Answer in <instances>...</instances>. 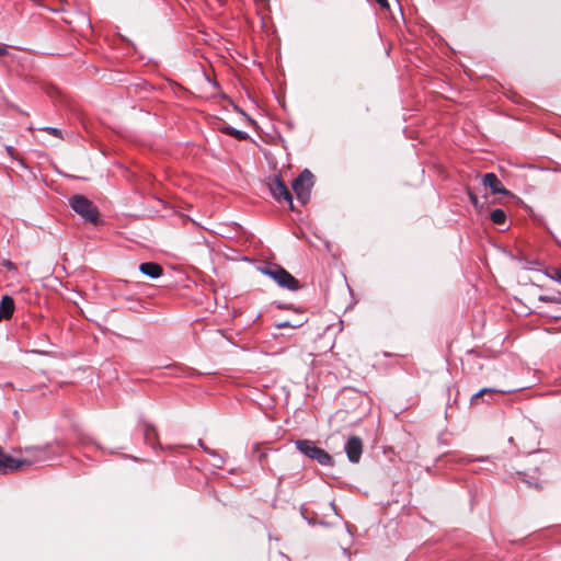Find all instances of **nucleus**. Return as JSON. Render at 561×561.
<instances>
[{
	"label": "nucleus",
	"mask_w": 561,
	"mask_h": 561,
	"mask_svg": "<svg viewBox=\"0 0 561 561\" xmlns=\"http://www.w3.org/2000/svg\"><path fill=\"white\" fill-rule=\"evenodd\" d=\"M492 392H497V391L493 388H483L472 396L471 402L473 403L478 398H480L486 393H492Z\"/></svg>",
	"instance_id": "obj_19"
},
{
	"label": "nucleus",
	"mask_w": 561,
	"mask_h": 561,
	"mask_svg": "<svg viewBox=\"0 0 561 561\" xmlns=\"http://www.w3.org/2000/svg\"><path fill=\"white\" fill-rule=\"evenodd\" d=\"M39 130L46 131V133H48L55 137H58V138H62V133L57 127L45 126V127H41Z\"/></svg>",
	"instance_id": "obj_17"
},
{
	"label": "nucleus",
	"mask_w": 561,
	"mask_h": 561,
	"mask_svg": "<svg viewBox=\"0 0 561 561\" xmlns=\"http://www.w3.org/2000/svg\"><path fill=\"white\" fill-rule=\"evenodd\" d=\"M314 184V178L311 171L305 169L291 184L293 191L295 192L297 199L306 205L310 199L311 188Z\"/></svg>",
	"instance_id": "obj_4"
},
{
	"label": "nucleus",
	"mask_w": 561,
	"mask_h": 561,
	"mask_svg": "<svg viewBox=\"0 0 561 561\" xmlns=\"http://www.w3.org/2000/svg\"><path fill=\"white\" fill-rule=\"evenodd\" d=\"M15 305L11 296L4 295L0 300V322L2 320H9L14 312Z\"/></svg>",
	"instance_id": "obj_10"
},
{
	"label": "nucleus",
	"mask_w": 561,
	"mask_h": 561,
	"mask_svg": "<svg viewBox=\"0 0 561 561\" xmlns=\"http://www.w3.org/2000/svg\"><path fill=\"white\" fill-rule=\"evenodd\" d=\"M344 450L351 462L357 463L363 454V443L358 436H351L344 445Z\"/></svg>",
	"instance_id": "obj_7"
},
{
	"label": "nucleus",
	"mask_w": 561,
	"mask_h": 561,
	"mask_svg": "<svg viewBox=\"0 0 561 561\" xmlns=\"http://www.w3.org/2000/svg\"><path fill=\"white\" fill-rule=\"evenodd\" d=\"M8 54V48L5 45H0V57Z\"/></svg>",
	"instance_id": "obj_23"
},
{
	"label": "nucleus",
	"mask_w": 561,
	"mask_h": 561,
	"mask_svg": "<svg viewBox=\"0 0 561 561\" xmlns=\"http://www.w3.org/2000/svg\"><path fill=\"white\" fill-rule=\"evenodd\" d=\"M257 270L263 275L272 278L282 288L290 291H297L300 289L299 280L279 264L265 263L264 265L259 266Z\"/></svg>",
	"instance_id": "obj_1"
},
{
	"label": "nucleus",
	"mask_w": 561,
	"mask_h": 561,
	"mask_svg": "<svg viewBox=\"0 0 561 561\" xmlns=\"http://www.w3.org/2000/svg\"><path fill=\"white\" fill-rule=\"evenodd\" d=\"M71 209L80 215L85 221L98 225L100 221V213L98 207L88 197L76 194L69 198Z\"/></svg>",
	"instance_id": "obj_2"
},
{
	"label": "nucleus",
	"mask_w": 561,
	"mask_h": 561,
	"mask_svg": "<svg viewBox=\"0 0 561 561\" xmlns=\"http://www.w3.org/2000/svg\"><path fill=\"white\" fill-rule=\"evenodd\" d=\"M270 191L276 201L288 203L290 209L294 210L293 195L279 176H276L272 181V183L270 184Z\"/></svg>",
	"instance_id": "obj_5"
},
{
	"label": "nucleus",
	"mask_w": 561,
	"mask_h": 561,
	"mask_svg": "<svg viewBox=\"0 0 561 561\" xmlns=\"http://www.w3.org/2000/svg\"><path fill=\"white\" fill-rule=\"evenodd\" d=\"M221 131L226 135H229V136H232L234 137L236 139L238 140H247L249 138V135L248 133L243 131V130H240V129H237L232 126H224L221 128Z\"/></svg>",
	"instance_id": "obj_12"
},
{
	"label": "nucleus",
	"mask_w": 561,
	"mask_h": 561,
	"mask_svg": "<svg viewBox=\"0 0 561 561\" xmlns=\"http://www.w3.org/2000/svg\"><path fill=\"white\" fill-rule=\"evenodd\" d=\"M296 448L307 458L317 461L321 466H333L332 456L310 439L295 440Z\"/></svg>",
	"instance_id": "obj_3"
},
{
	"label": "nucleus",
	"mask_w": 561,
	"mask_h": 561,
	"mask_svg": "<svg viewBox=\"0 0 561 561\" xmlns=\"http://www.w3.org/2000/svg\"><path fill=\"white\" fill-rule=\"evenodd\" d=\"M343 553H344L347 558H350V557H351V552H350L348 548H343Z\"/></svg>",
	"instance_id": "obj_25"
},
{
	"label": "nucleus",
	"mask_w": 561,
	"mask_h": 561,
	"mask_svg": "<svg viewBox=\"0 0 561 561\" xmlns=\"http://www.w3.org/2000/svg\"><path fill=\"white\" fill-rule=\"evenodd\" d=\"M198 445L203 448V450H204L206 454H208V455H210V456H213V457H215V458H217V459H218V462H216V463H215V466H216V467H221V465H222L224 460H222V458H221V457H219V456H218V454L216 453V450L210 449V448H208L207 446H205L202 439H198Z\"/></svg>",
	"instance_id": "obj_16"
},
{
	"label": "nucleus",
	"mask_w": 561,
	"mask_h": 561,
	"mask_svg": "<svg viewBox=\"0 0 561 561\" xmlns=\"http://www.w3.org/2000/svg\"><path fill=\"white\" fill-rule=\"evenodd\" d=\"M550 277L561 283V267L553 270V273L550 275Z\"/></svg>",
	"instance_id": "obj_22"
},
{
	"label": "nucleus",
	"mask_w": 561,
	"mask_h": 561,
	"mask_svg": "<svg viewBox=\"0 0 561 561\" xmlns=\"http://www.w3.org/2000/svg\"><path fill=\"white\" fill-rule=\"evenodd\" d=\"M25 462L27 461H16L15 458L7 455L0 447V474H8L21 470Z\"/></svg>",
	"instance_id": "obj_8"
},
{
	"label": "nucleus",
	"mask_w": 561,
	"mask_h": 561,
	"mask_svg": "<svg viewBox=\"0 0 561 561\" xmlns=\"http://www.w3.org/2000/svg\"><path fill=\"white\" fill-rule=\"evenodd\" d=\"M467 193H468V196H469V199L470 202L472 203V205L478 208L479 206V199H478V196L468 187L467 188Z\"/></svg>",
	"instance_id": "obj_20"
},
{
	"label": "nucleus",
	"mask_w": 561,
	"mask_h": 561,
	"mask_svg": "<svg viewBox=\"0 0 561 561\" xmlns=\"http://www.w3.org/2000/svg\"><path fill=\"white\" fill-rule=\"evenodd\" d=\"M2 266L5 267L8 271H12V272L16 271V265L10 260H3Z\"/></svg>",
	"instance_id": "obj_21"
},
{
	"label": "nucleus",
	"mask_w": 561,
	"mask_h": 561,
	"mask_svg": "<svg viewBox=\"0 0 561 561\" xmlns=\"http://www.w3.org/2000/svg\"><path fill=\"white\" fill-rule=\"evenodd\" d=\"M377 2L381 8L386 9V0H377Z\"/></svg>",
	"instance_id": "obj_24"
},
{
	"label": "nucleus",
	"mask_w": 561,
	"mask_h": 561,
	"mask_svg": "<svg viewBox=\"0 0 561 561\" xmlns=\"http://www.w3.org/2000/svg\"><path fill=\"white\" fill-rule=\"evenodd\" d=\"M25 453L28 455L27 457L22 458V459H16V461H24V460L27 461L23 465V467L21 469H23L25 467H30L34 463L45 462L50 459V457L48 456L47 447H38V446L25 447Z\"/></svg>",
	"instance_id": "obj_6"
},
{
	"label": "nucleus",
	"mask_w": 561,
	"mask_h": 561,
	"mask_svg": "<svg viewBox=\"0 0 561 561\" xmlns=\"http://www.w3.org/2000/svg\"><path fill=\"white\" fill-rule=\"evenodd\" d=\"M518 474L520 476V480L528 484L529 486H534L536 489L541 488V481L539 480V478L529 476L526 472H518Z\"/></svg>",
	"instance_id": "obj_14"
},
{
	"label": "nucleus",
	"mask_w": 561,
	"mask_h": 561,
	"mask_svg": "<svg viewBox=\"0 0 561 561\" xmlns=\"http://www.w3.org/2000/svg\"><path fill=\"white\" fill-rule=\"evenodd\" d=\"M302 322H299V323H293V322H289V321H282V322H278L275 324V327L277 329H285V328H291V329H295V328H299L301 327Z\"/></svg>",
	"instance_id": "obj_18"
},
{
	"label": "nucleus",
	"mask_w": 561,
	"mask_h": 561,
	"mask_svg": "<svg viewBox=\"0 0 561 561\" xmlns=\"http://www.w3.org/2000/svg\"><path fill=\"white\" fill-rule=\"evenodd\" d=\"M144 436H145L146 442H148L149 444H153V440L157 437L154 427L151 426L150 424L146 423L144 425Z\"/></svg>",
	"instance_id": "obj_15"
},
{
	"label": "nucleus",
	"mask_w": 561,
	"mask_h": 561,
	"mask_svg": "<svg viewBox=\"0 0 561 561\" xmlns=\"http://www.w3.org/2000/svg\"><path fill=\"white\" fill-rule=\"evenodd\" d=\"M482 184L483 186L489 187L492 194H510V191L503 186L502 182L494 173H485L482 178Z\"/></svg>",
	"instance_id": "obj_9"
},
{
	"label": "nucleus",
	"mask_w": 561,
	"mask_h": 561,
	"mask_svg": "<svg viewBox=\"0 0 561 561\" xmlns=\"http://www.w3.org/2000/svg\"><path fill=\"white\" fill-rule=\"evenodd\" d=\"M490 219L495 225H504L506 222V214L503 209L496 208L491 211Z\"/></svg>",
	"instance_id": "obj_13"
},
{
	"label": "nucleus",
	"mask_w": 561,
	"mask_h": 561,
	"mask_svg": "<svg viewBox=\"0 0 561 561\" xmlns=\"http://www.w3.org/2000/svg\"><path fill=\"white\" fill-rule=\"evenodd\" d=\"M139 271L151 279L159 278L163 273L162 266L156 262L141 263L139 265Z\"/></svg>",
	"instance_id": "obj_11"
}]
</instances>
